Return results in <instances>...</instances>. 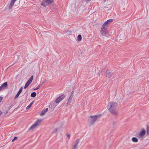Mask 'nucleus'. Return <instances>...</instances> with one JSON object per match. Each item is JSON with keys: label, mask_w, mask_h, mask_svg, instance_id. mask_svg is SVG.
<instances>
[{"label": "nucleus", "mask_w": 149, "mask_h": 149, "mask_svg": "<svg viewBox=\"0 0 149 149\" xmlns=\"http://www.w3.org/2000/svg\"><path fill=\"white\" fill-rule=\"evenodd\" d=\"M118 106L117 103L111 102L107 105V109L114 116H117L118 114L116 108Z\"/></svg>", "instance_id": "1"}, {"label": "nucleus", "mask_w": 149, "mask_h": 149, "mask_svg": "<svg viewBox=\"0 0 149 149\" xmlns=\"http://www.w3.org/2000/svg\"><path fill=\"white\" fill-rule=\"evenodd\" d=\"M100 115H97L91 116L89 117L88 121L90 125H92L94 124L97 120L98 118L99 117Z\"/></svg>", "instance_id": "2"}, {"label": "nucleus", "mask_w": 149, "mask_h": 149, "mask_svg": "<svg viewBox=\"0 0 149 149\" xmlns=\"http://www.w3.org/2000/svg\"><path fill=\"white\" fill-rule=\"evenodd\" d=\"M53 1V0H43L41 2V4L43 7H46Z\"/></svg>", "instance_id": "3"}, {"label": "nucleus", "mask_w": 149, "mask_h": 149, "mask_svg": "<svg viewBox=\"0 0 149 149\" xmlns=\"http://www.w3.org/2000/svg\"><path fill=\"white\" fill-rule=\"evenodd\" d=\"M41 121V120H38L32 126H31L29 129V130H31L33 129V128L36 127L38 125Z\"/></svg>", "instance_id": "4"}, {"label": "nucleus", "mask_w": 149, "mask_h": 149, "mask_svg": "<svg viewBox=\"0 0 149 149\" xmlns=\"http://www.w3.org/2000/svg\"><path fill=\"white\" fill-rule=\"evenodd\" d=\"M65 97V96L63 94L57 97L55 100V102L57 103H58Z\"/></svg>", "instance_id": "5"}, {"label": "nucleus", "mask_w": 149, "mask_h": 149, "mask_svg": "<svg viewBox=\"0 0 149 149\" xmlns=\"http://www.w3.org/2000/svg\"><path fill=\"white\" fill-rule=\"evenodd\" d=\"M146 133V131L145 130H143L137 135V137L139 138H143Z\"/></svg>", "instance_id": "6"}, {"label": "nucleus", "mask_w": 149, "mask_h": 149, "mask_svg": "<svg viewBox=\"0 0 149 149\" xmlns=\"http://www.w3.org/2000/svg\"><path fill=\"white\" fill-rule=\"evenodd\" d=\"M106 76L108 78H110L111 77L112 74H113V72H110L109 70H107L106 71Z\"/></svg>", "instance_id": "7"}, {"label": "nucleus", "mask_w": 149, "mask_h": 149, "mask_svg": "<svg viewBox=\"0 0 149 149\" xmlns=\"http://www.w3.org/2000/svg\"><path fill=\"white\" fill-rule=\"evenodd\" d=\"M17 0H11V1L10 3V4L9 6V8L10 9H11L14 6V4L15 3V2Z\"/></svg>", "instance_id": "8"}, {"label": "nucleus", "mask_w": 149, "mask_h": 149, "mask_svg": "<svg viewBox=\"0 0 149 149\" xmlns=\"http://www.w3.org/2000/svg\"><path fill=\"white\" fill-rule=\"evenodd\" d=\"M79 140L77 139L76 140L74 143V145L73 149H77V148L78 146V145L79 143Z\"/></svg>", "instance_id": "9"}, {"label": "nucleus", "mask_w": 149, "mask_h": 149, "mask_svg": "<svg viewBox=\"0 0 149 149\" xmlns=\"http://www.w3.org/2000/svg\"><path fill=\"white\" fill-rule=\"evenodd\" d=\"M48 108L44 109H43V110L42 111L41 113H40V115L41 116L44 115L45 114V113L47 112L48 111Z\"/></svg>", "instance_id": "10"}, {"label": "nucleus", "mask_w": 149, "mask_h": 149, "mask_svg": "<svg viewBox=\"0 0 149 149\" xmlns=\"http://www.w3.org/2000/svg\"><path fill=\"white\" fill-rule=\"evenodd\" d=\"M107 30H100V33L101 35L102 36H104L108 33V32L107 31Z\"/></svg>", "instance_id": "11"}, {"label": "nucleus", "mask_w": 149, "mask_h": 149, "mask_svg": "<svg viewBox=\"0 0 149 149\" xmlns=\"http://www.w3.org/2000/svg\"><path fill=\"white\" fill-rule=\"evenodd\" d=\"M113 20V19H109L106 21L104 24H106L107 25L108 24H109L112 22Z\"/></svg>", "instance_id": "12"}, {"label": "nucleus", "mask_w": 149, "mask_h": 149, "mask_svg": "<svg viewBox=\"0 0 149 149\" xmlns=\"http://www.w3.org/2000/svg\"><path fill=\"white\" fill-rule=\"evenodd\" d=\"M101 30H107V25L104 24L101 28Z\"/></svg>", "instance_id": "13"}, {"label": "nucleus", "mask_w": 149, "mask_h": 149, "mask_svg": "<svg viewBox=\"0 0 149 149\" xmlns=\"http://www.w3.org/2000/svg\"><path fill=\"white\" fill-rule=\"evenodd\" d=\"M33 75H32L31 77L29 78V79L27 82L28 83H29V84H30L33 80Z\"/></svg>", "instance_id": "14"}, {"label": "nucleus", "mask_w": 149, "mask_h": 149, "mask_svg": "<svg viewBox=\"0 0 149 149\" xmlns=\"http://www.w3.org/2000/svg\"><path fill=\"white\" fill-rule=\"evenodd\" d=\"M1 86L5 88L7 86V82H4Z\"/></svg>", "instance_id": "15"}, {"label": "nucleus", "mask_w": 149, "mask_h": 149, "mask_svg": "<svg viewBox=\"0 0 149 149\" xmlns=\"http://www.w3.org/2000/svg\"><path fill=\"white\" fill-rule=\"evenodd\" d=\"M132 140L133 142H137L138 141V139L136 137H133L132 139Z\"/></svg>", "instance_id": "16"}, {"label": "nucleus", "mask_w": 149, "mask_h": 149, "mask_svg": "<svg viewBox=\"0 0 149 149\" xmlns=\"http://www.w3.org/2000/svg\"><path fill=\"white\" fill-rule=\"evenodd\" d=\"M36 96V93L35 92H33L31 95V96L33 97H35Z\"/></svg>", "instance_id": "17"}, {"label": "nucleus", "mask_w": 149, "mask_h": 149, "mask_svg": "<svg viewBox=\"0 0 149 149\" xmlns=\"http://www.w3.org/2000/svg\"><path fill=\"white\" fill-rule=\"evenodd\" d=\"M82 37L81 35H79L77 37V40L79 41H80L81 40Z\"/></svg>", "instance_id": "18"}, {"label": "nucleus", "mask_w": 149, "mask_h": 149, "mask_svg": "<svg viewBox=\"0 0 149 149\" xmlns=\"http://www.w3.org/2000/svg\"><path fill=\"white\" fill-rule=\"evenodd\" d=\"M73 97L70 96L68 101V104L70 103Z\"/></svg>", "instance_id": "19"}, {"label": "nucleus", "mask_w": 149, "mask_h": 149, "mask_svg": "<svg viewBox=\"0 0 149 149\" xmlns=\"http://www.w3.org/2000/svg\"><path fill=\"white\" fill-rule=\"evenodd\" d=\"M33 103V101H32L26 107V109H27L30 108Z\"/></svg>", "instance_id": "20"}, {"label": "nucleus", "mask_w": 149, "mask_h": 149, "mask_svg": "<svg viewBox=\"0 0 149 149\" xmlns=\"http://www.w3.org/2000/svg\"><path fill=\"white\" fill-rule=\"evenodd\" d=\"M23 89V87H21V88L19 89V91L17 93L20 94L21 93L22 91V89Z\"/></svg>", "instance_id": "21"}, {"label": "nucleus", "mask_w": 149, "mask_h": 149, "mask_svg": "<svg viewBox=\"0 0 149 149\" xmlns=\"http://www.w3.org/2000/svg\"><path fill=\"white\" fill-rule=\"evenodd\" d=\"M30 84H29V83H28L27 81L25 85L24 88H26Z\"/></svg>", "instance_id": "22"}, {"label": "nucleus", "mask_w": 149, "mask_h": 149, "mask_svg": "<svg viewBox=\"0 0 149 149\" xmlns=\"http://www.w3.org/2000/svg\"><path fill=\"white\" fill-rule=\"evenodd\" d=\"M146 133L147 135H149V126L147 127Z\"/></svg>", "instance_id": "23"}, {"label": "nucleus", "mask_w": 149, "mask_h": 149, "mask_svg": "<svg viewBox=\"0 0 149 149\" xmlns=\"http://www.w3.org/2000/svg\"><path fill=\"white\" fill-rule=\"evenodd\" d=\"M58 130V129L57 128H55L54 130L52 132V134H54V133H55Z\"/></svg>", "instance_id": "24"}, {"label": "nucleus", "mask_w": 149, "mask_h": 149, "mask_svg": "<svg viewBox=\"0 0 149 149\" xmlns=\"http://www.w3.org/2000/svg\"><path fill=\"white\" fill-rule=\"evenodd\" d=\"M40 85H39L36 88H35L33 90H37L38 89H39L40 88Z\"/></svg>", "instance_id": "25"}, {"label": "nucleus", "mask_w": 149, "mask_h": 149, "mask_svg": "<svg viewBox=\"0 0 149 149\" xmlns=\"http://www.w3.org/2000/svg\"><path fill=\"white\" fill-rule=\"evenodd\" d=\"M19 95H20L19 94H18V93H17V94L15 96V98H17L19 96Z\"/></svg>", "instance_id": "26"}, {"label": "nucleus", "mask_w": 149, "mask_h": 149, "mask_svg": "<svg viewBox=\"0 0 149 149\" xmlns=\"http://www.w3.org/2000/svg\"><path fill=\"white\" fill-rule=\"evenodd\" d=\"M5 88H4L3 87H2L1 86L0 87V91H1V90L4 89Z\"/></svg>", "instance_id": "27"}, {"label": "nucleus", "mask_w": 149, "mask_h": 149, "mask_svg": "<svg viewBox=\"0 0 149 149\" xmlns=\"http://www.w3.org/2000/svg\"><path fill=\"white\" fill-rule=\"evenodd\" d=\"M17 138V136H15L13 139L12 140V141L13 142Z\"/></svg>", "instance_id": "28"}, {"label": "nucleus", "mask_w": 149, "mask_h": 149, "mask_svg": "<svg viewBox=\"0 0 149 149\" xmlns=\"http://www.w3.org/2000/svg\"><path fill=\"white\" fill-rule=\"evenodd\" d=\"M73 91H72L71 93V95H70V96H71V97H73Z\"/></svg>", "instance_id": "29"}, {"label": "nucleus", "mask_w": 149, "mask_h": 149, "mask_svg": "<svg viewBox=\"0 0 149 149\" xmlns=\"http://www.w3.org/2000/svg\"><path fill=\"white\" fill-rule=\"evenodd\" d=\"M3 99V97H0V103L1 102Z\"/></svg>", "instance_id": "30"}, {"label": "nucleus", "mask_w": 149, "mask_h": 149, "mask_svg": "<svg viewBox=\"0 0 149 149\" xmlns=\"http://www.w3.org/2000/svg\"><path fill=\"white\" fill-rule=\"evenodd\" d=\"M68 137L69 139L70 138V134H67Z\"/></svg>", "instance_id": "31"}, {"label": "nucleus", "mask_w": 149, "mask_h": 149, "mask_svg": "<svg viewBox=\"0 0 149 149\" xmlns=\"http://www.w3.org/2000/svg\"><path fill=\"white\" fill-rule=\"evenodd\" d=\"M1 113H2V112L1 111H0V116H1Z\"/></svg>", "instance_id": "32"}, {"label": "nucleus", "mask_w": 149, "mask_h": 149, "mask_svg": "<svg viewBox=\"0 0 149 149\" xmlns=\"http://www.w3.org/2000/svg\"><path fill=\"white\" fill-rule=\"evenodd\" d=\"M8 112L7 111H6V112L5 113V114H7V113H8Z\"/></svg>", "instance_id": "33"}, {"label": "nucleus", "mask_w": 149, "mask_h": 149, "mask_svg": "<svg viewBox=\"0 0 149 149\" xmlns=\"http://www.w3.org/2000/svg\"><path fill=\"white\" fill-rule=\"evenodd\" d=\"M45 81H43V82H45Z\"/></svg>", "instance_id": "34"}, {"label": "nucleus", "mask_w": 149, "mask_h": 149, "mask_svg": "<svg viewBox=\"0 0 149 149\" xmlns=\"http://www.w3.org/2000/svg\"><path fill=\"white\" fill-rule=\"evenodd\" d=\"M87 1H90V0H87Z\"/></svg>", "instance_id": "35"}]
</instances>
